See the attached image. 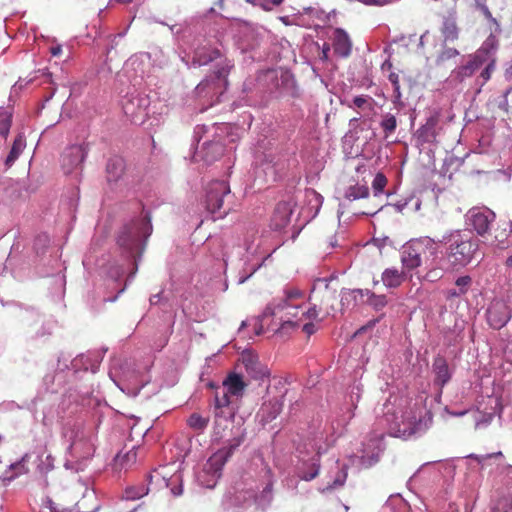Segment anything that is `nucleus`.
Listing matches in <instances>:
<instances>
[{
	"label": "nucleus",
	"mask_w": 512,
	"mask_h": 512,
	"mask_svg": "<svg viewBox=\"0 0 512 512\" xmlns=\"http://www.w3.org/2000/svg\"><path fill=\"white\" fill-rule=\"evenodd\" d=\"M225 145L221 140L205 141L202 145L201 152L204 161H216L224 153Z\"/></svg>",
	"instance_id": "nucleus-20"
},
{
	"label": "nucleus",
	"mask_w": 512,
	"mask_h": 512,
	"mask_svg": "<svg viewBox=\"0 0 512 512\" xmlns=\"http://www.w3.org/2000/svg\"><path fill=\"white\" fill-rule=\"evenodd\" d=\"M457 55H459V50L453 49V47H446V49L441 50L438 54L436 61L438 64H442V62L449 61V59H453Z\"/></svg>",
	"instance_id": "nucleus-38"
},
{
	"label": "nucleus",
	"mask_w": 512,
	"mask_h": 512,
	"mask_svg": "<svg viewBox=\"0 0 512 512\" xmlns=\"http://www.w3.org/2000/svg\"><path fill=\"white\" fill-rule=\"evenodd\" d=\"M28 467L26 466L25 460L16 461V463H12L8 470L0 476V481L2 484H9V482L14 481L16 477L19 475H23V473H27Z\"/></svg>",
	"instance_id": "nucleus-24"
},
{
	"label": "nucleus",
	"mask_w": 512,
	"mask_h": 512,
	"mask_svg": "<svg viewBox=\"0 0 512 512\" xmlns=\"http://www.w3.org/2000/svg\"><path fill=\"white\" fill-rule=\"evenodd\" d=\"M388 79L392 82L394 94L399 99V97H401L402 95L400 92L399 74H397V72H390V74L388 75Z\"/></svg>",
	"instance_id": "nucleus-42"
},
{
	"label": "nucleus",
	"mask_w": 512,
	"mask_h": 512,
	"mask_svg": "<svg viewBox=\"0 0 512 512\" xmlns=\"http://www.w3.org/2000/svg\"><path fill=\"white\" fill-rule=\"evenodd\" d=\"M206 209L215 217H224L234 208V194L228 181H211L206 188Z\"/></svg>",
	"instance_id": "nucleus-7"
},
{
	"label": "nucleus",
	"mask_w": 512,
	"mask_h": 512,
	"mask_svg": "<svg viewBox=\"0 0 512 512\" xmlns=\"http://www.w3.org/2000/svg\"><path fill=\"white\" fill-rule=\"evenodd\" d=\"M147 491H149V489H145V487H141L140 489L128 487V489L125 490V496L127 499H139V497H143Z\"/></svg>",
	"instance_id": "nucleus-39"
},
{
	"label": "nucleus",
	"mask_w": 512,
	"mask_h": 512,
	"mask_svg": "<svg viewBox=\"0 0 512 512\" xmlns=\"http://www.w3.org/2000/svg\"><path fill=\"white\" fill-rule=\"evenodd\" d=\"M305 302L306 297L303 290L295 289V287L286 289L281 298H276L267 305L262 312V321H265L266 317H270V315L277 317L279 320L277 331L280 333H284L290 328H299Z\"/></svg>",
	"instance_id": "nucleus-2"
},
{
	"label": "nucleus",
	"mask_w": 512,
	"mask_h": 512,
	"mask_svg": "<svg viewBox=\"0 0 512 512\" xmlns=\"http://www.w3.org/2000/svg\"><path fill=\"white\" fill-rule=\"evenodd\" d=\"M318 473L319 467H315V469L310 470V472H306L303 475V479H305V481H311V479H315V477H317Z\"/></svg>",
	"instance_id": "nucleus-46"
},
{
	"label": "nucleus",
	"mask_w": 512,
	"mask_h": 512,
	"mask_svg": "<svg viewBox=\"0 0 512 512\" xmlns=\"http://www.w3.org/2000/svg\"><path fill=\"white\" fill-rule=\"evenodd\" d=\"M117 2H131V0H116Z\"/></svg>",
	"instance_id": "nucleus-55"
},
{
	"label": "nucleus",
	"mask_w": 512,
	"mask_h": 512,
	"mask_svg": "<svg viewBox=\"0 0 512 512\" xmlns=\"http://www.w3.org/2000/svg\"><path fill=\"white\" fill-rule=\"evenodd\" d=\"M381 280L388 288H397L405 281V272L398 269H385L381 274Z\"/></svg>",
	"instance_id": "nucleus-22"
},
{
	"label": "nucleus",
	"mask_w": 512,
	"mask_h": 512,
	"mask_svg": "<svg viewBox=\"0 0 512 512\" xmlns=\"http://www.w3.org/2000/svg\"><path fill=\"white\" fill-rule=\"evenodd\" d=\"M125 171V161L120 156H113L106 162V180L117 182Z\"/></svg>",
	"instance_id": "nucleus-18"
},
{
	"label": "nucleus",
	"mask_w": 512,
	"mask_h": 512,
	"mask_svg": "<svg viewBox=\"0 0 512 512\" xmlns=\"http://www.w3.org/2000/svg\"><path fill=\"white\" fill-rule=\"evenodd\" d=\"M483 11H484V13H485L486 17H489V19H492V13H491V10H490V9H488V7H484V8H483Z\"/></svg>",
	"instance_id": "nucleus-50"
},
{
	"label": "nucleus",
	"mask_w": 512,
	"mask_h": 512,
	"mask_svg": "<svg viewBox=\"0 0 512 512\" xmlns=\"http://www.w3.org/2000/svg\"><path fill=\"white\" fill-rule=\"evenodd\" d=\"M499 106L502 110L510 111L512 113V89L506 90L504 93V98Z\"/></svg>",
	"instance_id": "nucleus-41"
},
{
	"label": "nucleus",
	"mask_w": 512,
	"mask_h": 512,
	"mask_svg": "<svg viewBox=\"0 0 512 512\" xmlns=\"http://www.w3.org/2000/svg\"><path fill=\"white\" fill-rule=\"evenodd\" d=\"M388 183V180L383 174V172H377L375 175L373 181H372V187L374 190L375 195H380V193H383L384 189L386 188Z\"/></svg>",
	"instance_id": "nucleus-35"
},
{
	"label": "nucleus",
	"mask_w": 512,
	"mask_h": 512,
	"mask_svg": "<svg viewBox=\"0 0 512 512\" xmlns=\"http://www.w3.org/2000/svg\"><path fill=\"white\" fill-rule=\"evenodd\" d=\"M50 52L52 55H60V53H62L61 45H55L54 47H51Z\"/></svg>",
	"instance_id": "nucleus-48"
},
{
	"label": "nucleus",
	"mask_w": 512,
	"mask_h": 512,
	"mask_svg": "<svg viewBox=\"0 0 512 512\" xmlns=\"http://www.w3.org/2000/svg\"><path fill=\"white\" fill-rule=\"evenodd\" d=\"M450 295H459V290H450Z\"/></svg>",
	"instance_id": "nucleus-54"
},
{
	"label": "nucleus",
	"mask_w": 512,
	"mask_h": 512,
	"mask_svg": "<svg viewBox=\"0 0 512 512\" xmlns=\"http://www.w3.org/2000/svg\"><path fill=\"white\" fill-rule=\"evenodd\" d=\"M89 149L87 145H71L61 155V167L65 173L83 170V163Z\"/></svg>",
	"instance_id": "nucleus-11"
},
{
	"label": "nucleus",
	"mask_w": 512,
	"mask_h": 512,
	"mask_svg": "<svg viewBox=\"0 0 512 512\" xmlns=\"http://www.w3.org/2000/svg\"><path fill=\"white\" fill-rule=\"evenodd\" d=\"M209 416H202L199 412H193L187 419V424L192 430L203 431L209 426Z\"/></svg>",
	"instance_id": "nucleus-28"
},
{
	"label": "nucleus",
	"mask_w": 512,
	"mask_h": 512,
	"mask_svg": "<svg viewBox=\"0 0 512 512\" xmlns=\"http://www.w3.org/2000/svg\"><path fill=\"white\" fill-rule=\"evenodd\" d=\"M284 0H258L257 4L262 10L271 11L274 6H279Z\"/></svg>",
	"instance_id": "nucleus-43"
},
{
	"label": "nucleus",
	"mask_w": 512,
	"mask_h": 512,
	"mask_svg": "<svg viewBox=\"0 0 512 512\" xmlns=\"http://www.w3.org/2000/svg\"><path fill=\"white\" fill-rule=\"evenodd\" d=\"M436 244L445 246V258L453 268H463L473 261L479 250V241L462 230H449L436 240Z\"/></svg>",
	"instance_id": "nucleus-3"
},
{
	"label": "nucleus",
	"mask_w": 512,
	"mask_h": 512,
	"mask_svg": "<svg viewBox=\"0 0 512 512\" xmlns=\"http://www.w3.org/2000/svg\"><path fill=\"white\" fill-rule=\"evenodd\" d=\"M441 277V272L437 269H432L426 272L425 279H428L429 281H436V279H439Z\"/></svg>",
	"instance_id": "nucleus-44"
},
{
	"label": "nucleus",
	"mask_w": 512,
	"mask_h": 512,
	"mask_svg": "<svg viewBox=\"0 0 512 512\" xmlns=\"http://www.w3.org/2000/svg\"><path fill=\"white\" fill-rule=\"evenodd\" d=\"M338 292L327 280H316L309 294V309L306 315L310 319H319L320 315H333L337 310Z\"/></svg>",
	"instance_id": "nucleus-5"
},
{
	"label": "nucleus",
	"mask_w": 512,
	"mask_h": 512,
	"mask_svg": "<svg viewBox=\"0 0 512 512\" xmlns=\"http://www.w3.org/2000/svg\"><path fill=\"white\" fill-rule=\"evenodd\" d=\"M362 2H365L366 4H379V6H382V4H387V2H391V0H362Z\"/></svg>",
	"instance_id": "nucleus-47"
},
{
	"label": "nucleus",
	"mask_w": 512,
	"mask_h": 512,
	"mask_svg": "<svg viewBox=\"0 0 512 512\" xmlns=\"http://www.w3.org/2000/svg\"><path fill=\"white\" fill-rule=\"evenodd\" d=\"M242 441L243 438H234V440L230 441L228 447L214 452V454H212L208 460L209 470L214 471V473L221 471L224 464H226L229 457H231L233 451L236 450L238 446H240Z\"/></svg>",
	"instance_id": "nucleus-15"
},
{
	"label": "nucleus",
	"mask_w": 512,
	"mask_h": 512,
	"mask_svg": "<svg viewBox=\"0 0 512 512\" xmlns=\"http://www.w3.org/2000/svg\"><path fill=\"white\" fill-rule=\"evenodd\" d=\"M292 209L288 203H278L272 215V224L275 228H284L290 222Z\"/></svg>",
	"instance_id": "nucleus-21"
},
{
	"label": "nucleus",
	"mask_w": 512,
	"mask_h": 512,
	"mask_svg": "<svg viewBox=\"0 0 512 512\" xmlns=\"http://www.w3.org/2000/svg\"><path fill=\"white\" fill-rule=\"evenodd\" d=\"M216 130H221V131L227 130V125H217Z\"/></svg>",
	"instance_id": "nucleus-53"
},
{
	"label": "nucleus",
	"mask_w": 512,
	"mask_h": 512,
	"mask_svg": "<svg viewBox=\"0 0 512 512\" xmlns=\"http://www.w3.org/2000/svg\"><path fill=\"white\" fill-rule=\"evenodd\" d=\"M12 127V114L9 110H0V134L7 137Z\"/></svg>",
	"instance_id": "nucleus-33"
},
{
	"label": "nucleus",
	"mask_w": 512,
	"mask_h": 512,
	"mask_svg": "<svg viewBox=\"0 0 512 512\" xmlns=\"http://www.w3.org/2000/svg\"><path fill=\"white\" fill-rule=\"evenodd\" d=\"M508 236L509 232L507 229L497 230L494 238L490 239V242L499 248H505V246H507Z\"/></svg>",
	"instance_id": "nucleus-36"
},
{
	"label": "nucleus",
	"mask_w": 512,
	"mask_h": 512,
	"mask_svg": "<svg viewBox=\"0 0 512 512\" xmlns=\"http://www.w3.org/2000/svg\"><path fill=\"white\" fill-rule=\"evenodd\" d=\"M148 481L149 486L152 488H163V486H170V484L173 483L174 487H171L173 495H180V493L183 491L180 483V474H173V476L168 478L165 472V467L163 469L152 470V472H150L148 475Z\"/></svg>",
	"instance_id": "nucleus-13"
},
{
	"label": "nucleus",
	"mask_w": 512,
	"mask_h": 512,
	"mask_svg": "<svg viewBox=\"0 0 512 512\" xmlns=\"http://www.w3.org/2000/svg\"><path fill=\"white\" fill-rule=\"evenodd\" d=\"M380 126L385 132V137H388L390 133H393V131L396 130L398 120L395 118L394 114H385L380 122Z\"/></svg>",
	"instance_id": "nucleus-32"
},
{
	"label": "nucleus",
	"mask_w": 512,
	"mask_h": 512,
	"mask_svg": "<svg viewBox=\"0 0 512 512\" xmlns=\"http://www.w3.org/2000/svg\"><path fill=\"white\" fill-rule=\"evenodd\" d=\"M369 213H371V212H370V210H367V211H366V214H367V215H369Z\"/></svg>",
	"instance_id": "nucleus-58"
},
{
	"label": "nucleus",
	"mask_w": 512,
	"mask_h": 512,
	"mask_svg": "<svg viewBox=\"0 0 512 512\" xmlns=\"http://www.w3.org/2000/svg\"><path fill=\"white\" fill-rule=\"evenodd\" d=\"M53 512H60L59 510L57 509H51Z\"/></svg>",
	"instance_id": "nucleus-57"
},
{
	"label": "nucleus",
	"mask_w": 512,
	"mask_h": 512,
	"mask_svg": "<svg viewBox=\"0 0 512 512\" xmlns=\"http://www.w3.org/2000/svg\"><path fill=\"white\" fill-rule=\"evenodd\" d=\"M437 251V240L434 238H420L411 240L403 246L401 253V263L405 272V279L408 271L419 268L422 262L428 257V253L435 255Z\"/></svg>",
	"instance_id": "nucleus-8"
},
{
	"label": "nucleus",
	"mask_w": 512,
	"mask_h": 512,
	"mask_svg": "<svg viewBox=\"0 0 512 512\" xmlns=\"http://www.w3.org/2000/svg\"><path fill=\"white\" fill-rule=\"evenodd\" d=\"M495 212L491 209H472L469 211V220L479 235H487L490 225L495 221Z\"/></svg>",
	"instance_id": "nucleus-14"
},
{
	"label": "nucleus",
	"mask_w": 512,
	"mask_h": 512,
	"mask_svg": "<svg viewBox=\"0 0 512 512\" xmlns=\"http://www.w3.org/2000/svg\"><path fill=\"white\" fill-rule=\"evenodd\" d=\"M344 104H347L349 108H351V106H356L357 108H360V110H372L373 98H371V96H364V94H362V96H355L352 103H350V101H344Z\"/></svg>",
	"instance_id": "nucleus-30"
},
{
	"label": "nucleus",
	"mask_w": 512,
	"mask_h": 512,
	"mask_svg": "<svg viewBox=\"0 0 512 512\" xmlns=\"http://www.w3.org/2000/svg\"><path fill=\"white\" fill-rule=\"evenodd\" d=\"M237 366L243 368L247 375L255 381L264 382L270 379V369L267 365L261 363L259 356L252 350H243L239 356Z\"/></svg>",
	"instance_id": "nucleus-10"
},
{
	"label": "nucleus",
	"mask_w": 512,
	"mask_h": 512,
	"mask_svg": "<svg viewBox=\"0 0 512 512\" xmlns=\"http://www.w3.org/2000/svg\"><path fill=\"white\" fill-rule=\"evenodd\" d=\"M279 19L284 24H292V21L289 19V16H280Z\"/></svg>",
	"instance_id": "nucleus-49"
},
{
	"label": "nucleus",
	"mask_w": 512,
	"mask_h": 512,
	"mask_svg": "<svg viewBox=\"0 0 512 512\" xmlns=\"http://www.w3.org/2000/svg\"><path fill=\"white\" fill-rule=\"evenodd\" d=\"M420 422V411L416 405H412L402 415V427H398V431L401 433H414Z\"/></svg>",
	"instance_id": "nucleus-17"
},
{
	"label": "nucleus",
	"mask_w": 512,
	"mask_h": 512,
	"mask_svg": "<svg viewBox=\"0 0 512 512\" xmlns=\"http://www.w3.org/2000/svg\"><path fill=\"white\" fill-rule=\"evenodd\" d=\"M496 455H502L501 450H499V451L496 453Z\"/></svg>",
	"instance_id": "nucleus-56"
},
{
	"label": "nucleus",
	"mask_w": 512,
	"mask_h": 512,
	"mask_svg": "<svg viewBox=\"0 0 512 512\" xmlns=\"http://www.w3.org/2000/svg\"><path fill=\"white\" fill-rule=\"evenodd\" d=\"M26 146V139L24 134H18L14 139L11 151L8 153V156L5 160L7 166H12L13 162L18 159L21 151L24 150Z\"/></svg>",
	"instance_id": "nucleus-26"
},
{
	"label": "nucleus",
	"mask_w": 512,
	"mask_h": 512,
	"mask_svg": "<svg viewBox=\"0 0 512 512\" xmlns=\"http://www.w3.org/2000/svg\"><path fill=\"white\" fill-rule=\"evenodd\" d=\"M282 410L283 403L281 400H278V398L266 401L261 407L262 419H264V421H272V419H276L277 415H279Z\"/></svg>",
	"instance_id": "nucleus-23"
},
{
	"label": "nucleus",
	"mask_w": 512,
	"mask_h": 512,
	"mask_svg": "<svg viewBox=\"0 0 512 512\" xmlns=\"http://www.w3.org/2000/svg\"><path fill=\"white\" fill-rule=\"evenodd\" d=\"M433 370L435 373V382L440 386H444L451 379V371L449 363L443 356H437L433 362Z\"/></svg>",
	"instance_id": "nucleus-19"
},
{
	"label": "nucleus",
	"mask_w": 512,
	"mask_h": 512,
	"mask_svg": "<svg viewBox=\"0 0 512 512\" xmlns=\"http://www.w3.org/2000/svg\"><path fill=\"white\" fill-rule=\"evenodd\" d=\"M506 265L509 266V268H512V256H509L507 258Z\"/></svg>",
	"instance_id": "nucleus-51"
},
{
	"label": "nucleus",
	"mask_w": 512,
	"mask_h": 512,
	"mask_svg": "<svg viewBox=\"0 0 512 512\" xmlns=\"http://www.w3.org/2000/svg\"><path fill=\"white\" fill-rule=\"evenodd\" d=\"M441 31L446 41H455L459 37L458 24L453 18H447L443 21Z\"/></svg>",
	"instance_id": "nucleus-27"
},
{
	"label": "nucleus",
	"mask_w": 512,
	"mask_h": 512,
	"mask_svg": "<svg viewBox=\"0 0 512 512\" xmlns=\"http://www.w3.org/2000/svg\"><path fill=\"white\" fill-rule=\"evenodd\" d=\"M330 50H331L330 43H324L323 48H322V52H321V55H320V59H322V61H328Z\"/></svg>",
	"instance_id": "nucleus-45"
},
{
	"label": "nucleus",
	"mask_w": 512,
	"mask_h": 512,
	"mask_svg": "<svg viewBox=\"0 0 512 512\" xmlns=\"http://www.w3.org/2000/svg\"><path fill=\"white\" fill-rule=\"evenodd\" d=\"M370 189L366 187V185H351L345 192V197L349 199V201H354V199H361V197H367L369 195Z\"/></svg>",
	"instance_id": "nucleus-29"
},
{
	"label": "nucleus",
	"mask_w": 512,
	"mask_h": 512,
	"mask_svg": "<svg viewBox=\"0 0 512 512\" xmlns=\"http://www.w3.org/2000/svg\"><path fill=\"white\" fill-rule=\"evenodd\" d=\"M471 282L472 278H470V276H460L459 278H457L456 285L459 288V295H462V293H466V291H468Z\"/></svg>",
	"instance_id": "nucleus-40"
},
{
	"label": "nucleus",
	"mask_w": 512,
	"mask_h": 512,
	"mask_svg": "<svg viewBox=\"0 0 512 512\" xmlns=\"http://www.w3.org/2000/svg\"><path fill=\"white\" fill-rule=\"evenodd\" d=\"M247 385L248 383H246L243 374H240V372H230L227 374L225 380H223L224 391L222 395L220 396L218 392L215 394V407L224 408V406H229L233 395L234 397H243Z\"/></svg>",
	"instance_id": "nucleus-9"
},
{
	"label": "nucleus",
	"mask_w": 512,
	"mask_h": 512,
	"mask_svg": "<svg viewBox=\"0 0 512 512\" xmlns=\"http://www.w3.org/2000/svg\"><path fill=\"white\" fill-rule=\"evenodd\" d=\"M496 47V38H494V36L487 38L474 54H470L468 60L463 63V65L453 70L454 78L458 81H464L466 77H471V75H474L475 71L481 68L480 84H485V82L491 79L493 71L496 70V58L494 57Z\"/></svg>",
	"instance_id": "nucleus-4"
},
{
	"label": "nucleus",
	"mask_w": 512,
	"mask_h": 512,
	"mask_svg": "<svg viewBox=\"0 0 512 512\" xmlns=\"http://www.w3.org/2000/svg\"><path fill=\"white\" fill-rule=\"evenodd\" d=\"M137 460V451L136 449H130L124 454H117L114 458L113 467L116 470H123V468H128L131 464H134Z\"/></svg>",
	"instance_id": "nucleus-25"
},
{
	"label": "nucleus",
	"mask_w": 512,
	"mask_h": 512,
	"mask_svg": "<svg viewBox=\"0 0 512 512\" xmlns=\"http://www.w3.org/2000/svg\"><path fill=\"white\" fill-rule=\"evenodd\" d=\"M493 512H512V498L503 496L497 500Z\"/></svg>",
	"instance_id": "nucleus-37"
},
{
	"label": "nucleus",
	"mask_w": 512,
	"mask_h": 512,
	"mask_svg": "<svg viewBox=\"0 0 512 512\" xmlns=\"http://www.w3.org/2000/svg\"><path fill=\"white\" fill-rule=\"evenodd\" d=\"M326 248H329V246H337V241H330L329 243H325Z\"/></svg>",
	"instance_id": "nucleus-52"
},
{
	"label": "nucleus",
	"mask_w": 512,
	"mask_h": 512,
	"mask_svg": "<svg viewBox=\"0 0 512 512\" xmlns=\"http://www.w3.org/2000/svg\"><path fill=\"white\" fill-rule=\"evenodd\" d=\"M512 317V309L503 300L492 301L487 309V320L492 328H503Z\"/></svg>",
	"instance_id": "nucleus-12"
},
{
	"label": "nucleus",
	"mask_w": 512,
	"mask_h": 512,
	"mask_svg": "<svg viewBox=\"0 0 512 512\" xmlns=\"http://www.w3.org/2000/svg\"><path fill=\"white\" fill-rule=\"evenodd\" d=\"M217 61V68L213 71L209 78L200 81L196 87L199 95H219L226 90L228 85V75L232 70L234 63L223 56L221 50L214 49L210 45H202L197 47L193 52V64H209V62Z\"/></svg>",
	"instance_id": "nucleus-1"
},
{
	"label": "nucleus",
	"mask_w": 512,
	"mask_h": 512,
	"mask_svg": "<svg viewBox=\"0 0 512 512\" xmlns=\"http://www.w3.org/2000/svg\"><path fill=\"white\" fill-rule=\"evenodd\" d=\"M368 295V302L375 310H382L388 304V299L385 294H375V292L366 291Z\"/></svg>",
	"instance_id": "nucleus-31"
},
{
	"label": "nucleus",
	"mask_w": 512,
	"mask_h": 512,
	"mask_svg": "<svg viewBox=\"0 0 512 512\" xmlns=\"http://www.w3.org/2000/svg\"><path fill=\"white\" fill-rule=\"evenodd\" d=\"M309 310V307L306 306V301L304 305L302 306V315H301V324L302 329L305 331L307 335H312V333H315L316 331V325L314 323V320H310L308 316L306 315V311Z\"/></svg>",
	"instance_id": "nucleus-34"
},
{
	"label": "nucleus",
	"mask_w": 512,
	"mask_h": 512,
	"mask_svg": "<svg viewBox=\"0 0 512 512\" xmlns=\"http://www.w3.org/2000/svg\"><path fill=\"white\" fill-rule=\"evenodd\" d=\"M153 231L150 214H145L140 220L130 221L120 230L117 243L129 253L143 250V240L147 239Z\"/></svg>",
	"instance_id": "nucleus-6"
},
{
	"label": "nucleus",
	"mask_w": 512,
	"mask_h": 512,
	"mask_svg": "<svg viewBox=\"0 0 512 512\" xmlns=\"http://www.w3.org/2000/svg\"><path fill=\"white\" fill-rule=\"evenodd\" d=\"M330 40L331 46L336 55L339 57H349L353 50V42L350 39L347 30L339 29V27L334 29Z\"/></svg>",
	"instance_id": "nucleus-16"
}]
</instances>
